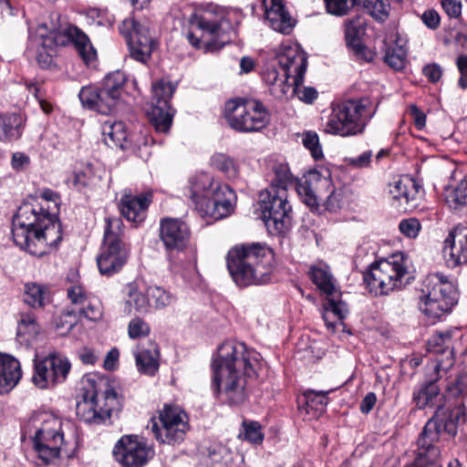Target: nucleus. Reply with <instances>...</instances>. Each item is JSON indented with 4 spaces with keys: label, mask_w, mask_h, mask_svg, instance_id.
<instances>
[{
    "label": "nucleus",
    "mask_w": 467,
    "mask_h": 467,
    "mask_svg": "<svg viewBox=\"0 0 467 467\" xmlns=\"http://www.w3.org/2000/svg\"><path fill=\"white\" fill-rule=\"evenodd\" d=\"M260 367L258 352L242 342H223L212 361L213 389L218 399L229 405L244 403L248 396V379L257 376Z\"/></svg>",
    "instance_id": "nucleus-1"
},
{
    "label": "nucleus",
    "mask_w": 467,
    "mask_h": 467,
    "mask_svg": "<svg viewBox=\"0 0 467 467\" xmlns=\"http://www.w3.org/2000/svg\"><path fill=\"white\" fill-rule=\"evenodd\" d=\"M306 67L307 58L300 47L285 45L265 67L262 78L270 93L278 99L296 95L300 100L312 103L317 92L314 88L303 86Z\"/></svg>",
    "instance_id": "nucleus-2"
},
{
    "label": "nucleus",
    "mask_w": 467,
    "mask_h": 467,
    "mask_svg": "<svg viewBox=\"0 0 467 467\" xmlns=\"http://www.w3.org/2000/svg\"><path fill=\"white\" fill-rule=\"evenodd\" d=\"M12 235L20 249L36 256L46 254L48 247L57 246L62 239L56 216L31 204L21 206L14 216Z\"/></svg>",
    "instance_id": "nucleus-3"
},
{
    "label": "nucleus",
    "mask_w": 467,
    "mask_h": 467,
    "mask_svg": "<svg viewBox=\"0 0 467 467\" xmlns=\"http://www.w3.org/2000/svg\"><path fill=\"white\" fill-rule=\"evenodd\" d=\"M33 444L36 452L46 464L63 456L69 457L77 446L74 424L50 411H38L32 415Z\"/></svg>",
    "instance_id": "nucleus-4"
},
{
    "label": "nucleus",
    "mask_w": 467,
    "mask_h": 467,
    "mask_svg": "<svg viewBox=\"0 0 467 467\" xmlns=\"http://www.w3.org/2000/svg\"><path fill=\"white\" fill-rule=\"evenodd\" d=\"M273 251L265 244L235 245L226 255L230 275L236 285L246 287L270 282L273 272Z\"/></svg>",
    "instance_id": "nucleus-5"
},
{
    "label": "nucleus",
    "mask_w": 467,
    "mask_h": 467,
    "mask_svg": "<svg viewBox=\"0 0 467 467\" xmlns=\"http://www.w3.org/2000/svg\"><path fill=\"white\" fill-rule=\"evenodd\" d=\"M72 44L86 64L96 60L97 53L88 36L75 26H67L61 30H49L45 24L39 25L34 34H30L26 53L45 68L51 65L55 47Z\"/></svg>",
    "instance_id": "nucleus-6"
},
{
    "label": "nucleus",
    "mask_w": 467,
    "mask_h": 467,
    "mask_svg": "<svg viewBox=\"0 0 467 467\" xmlns=\"http://www.w3.org/2000/svg\"><path fill=\"white\" fill-rule=\"evenodd\" d=\"M184 195L191 199L203 216L222 219L234 211V192L226 184L213 179L209 173H199L189 180Z\"/></svg>",
    "instance_id": "nucleus-7"
},
{
    "label": "nucleus",
    "mask_w": 467,
    "mask_h": 467,
    "mask_svg": "<svg viewBox=\"0 0 467 467\" xmlns=\"http://www.w3.org/2000/svg\"><path fill=\"white\" fill-rule=\"evenodd\" d=\"M231 15L230 10L213 4L196 9L189 18V43L204 51L222 47L226 42L224 36L233 28Z\"/></svg>",
    "instance_id": "nucleus-8"
},
{
    "label": "nucleus",
    "mask_w": 467,
    "mask_h": 467,
    "mask_svg": "<svg viewBox=\"0 0 467 467\" xmlns=\"http://www.w3.org/2000/svg\"><path fill=\"white\" fill-rule=\"evenodd\" d=\"M81 390L76 408L80 420L99 424L120 410V400L106 380L88 376L83 379Z\"/></svg>",
    "instance_id": "nucleus-9"
},
{
    "label": "nucleus",
    "mask_w": 467,
    "mask_h": 467,
    "mask_svg": "<svg viewBox=\"0 0 467 467\" xmlns=\"http://www.w3.org/2000/svg\"><path fill=\"white\" fill-rule=\"evenodd\" d=\"M410 257L404 253L393 254L388 259L373 263L364 274V282L374 296L389 295L408 283L404 279L410 275Z\"/></svg>",
    "instance_id": "nucleus-10"
},
{
    "label": "nucleus",
    "mask_w": 467,
    "mask_h": 467,
    "mask_svg": "<svg viewBox=\"0 0 467 467\" xmlns=\"http://www.w3.org/2000/svg\"><path fill=\"white\" fill-rule=\"evenodd\" d=\"M374 114L375 109L368 98L345 100L333 109L325 131L341 137L361 134Z\"/></svg>",
    "instance_id": "nucleus-11"
},
{
    "label": "nucleus",
    "mask_w": 467,
    "mask_h": 467,
    "mask_svg": "<svg viewBox=\"0 0 467 467\" xmlns=\"http://www.w3.org/2000/svg\"><path fill=\"white\" fill-rule=\"evenodd\" d=\"M273 177L268 188L275 190L283 189L288 192V189L296 186V190L302 201L312 210H318L319 201L323 197V191L331 183L327 177H323L318 171H309L295 183V178L286 163L275 162L272 167Z\"/></svg>",
    "instance_id": "nucleus-12"
},
{
    "label": "nucleus",
    "mask_w": 467,
    "mask_h": 467,
    "mask_svg": "<svg viewBox=\"0 0 467 467\" xmlns=\"http://www.w3.org/2000/svg\"><path fill=\"white\" fill-rule=\"evenodd\" d=\"M121 224L119 218L106 219L104 242L97 257L99 270L103 275H115L128 261L129 250L120 240Z\"/></svg>",
    "instance_id": "nucleus-13"
},
{
    "label": "nucleus",
    "mask_w": 467,
    "mask_h": 467,
    "mask_svg": "<svg viewBox=\"0 0 467 467\" xmlns=\"http://www.w3.org/2000/svg\"><path fill=\"white\" fill-rule=\"evenodd\" d=\"M258 203L262 219L271 234H283L288 230L292 221L288 192L283 189L266 188L260 192Z\"/></svg>",
    "instance_id": "nucleus-14"
},
{
    "label": "nucleus",
    "mask_w": 467,
    "mask_h": 467,
    "mask_svg": "<svg viewBox=\"0 0 467 467\" xmlns=\"http://www.w3.org/2000/svg\"><path fill=\"white\" fill-rule=\"evenodd\" d=\"M148 428L161 443L174 444L184 440L189 429L186 412L177 405L165 404L158 418L150 420Z\"/></svg>",
    "instance_id": "nucleus-15"
},
{
    "label": "nucleus",
    "mask_w": 467,
    "mask_h": 467,
    "mask_svg": "<svg viewBox=\"0 0 467 467\" xmlns=\"http://www.w3.org/2000/svg\"><path fill=\"white\" fill-rule=\"evenodd\" d=\"M225 118L231 128L242 132H254L268 123V113L256 100H232L226 104Z\"/></svg>",
    "instance_id": "nucleus-16"
},
{
    "label": "nucleus",
    "mask_w": 467,
    "mask_h": 467,
    "mask_svg": "<svg viewBox=\"0 0 467 467\" xmlns=\"http://www.w3.org/2000/svg\"><path fill=\"white\" fill-rule=\"evenodd\" d=\"M119 32L127 40L131 57L146 63L157 46L156 36L150 22L127 18L121 23Z\"/></svg>",
    "instance_id": "nucleus-17"
},
{
    "label": "nucleus",
    "mask_w": 467,
    "mask_h": 467,
    "mask_svg": "<svg viewBox=\"0 0 467 467\" xmlns=\"http://www.w3.org/2000/svg\"><path fill=\"white\" fill-rule=\"evenodd\" d=\"M175 89L176 85L163 79L152 85V107L148 116L157 132L167 133L171 129L173 110L169 101Z\"/></svg>",
    "instance_id": "nucleus-18"
},
{
    "label": "nucleus",
    "mask_w": 467,
    "mask_h": 467,
    "mask_svg": "<svg viewBox=\"0 0 467 467\" xmlns=\"http://www.w3.org/2000/svg\"><path fill=\"white\" fill-rule=\"evenodd\" d=\"M34 362L32 381L39 389H48L64 382L71 368L67 358L58 353H51Z\"/></svg>",
    "instance_id": "nucleus-19"
},
{
    "label": "nucleus",
    "mask_w": 467,
    "mask_h": 467,
    "mask_svg": "<svg viewBox=\"0 0 467 467\" xmlns=\"http://www.w3.org/2000/svg\"><path fill=\"white\" fill-rule=\"evenodd\" d=\"M440 173L444 180L455 181V184H446L443 187V201L451 209L467 208V176L462 177V172L456 163L446 156H440Z\"/></svg>",
    "instance_id": "nucleus-20"
},
{
    "label": "nucleus",
    "mask_w": 467,
    "mask_h": 467,
    "mask_svg": "<svg viewBox=\"0 0 467 467\" xmlns=\"http://www.w3.org/2000/svg\"><path fill=\"white\" fill-rule=\"evenodd\" d=\"M117 462L124 467H143L152 457L153 451L138 436H122L113 449Z\"/></svg>",
    "instance_id": "nucleus-21"
},
{
    "label": "nucleus",
    "mask_w": 467,
    "mask_h": 467,
    "mask_svg": "<svg viewBox=\"0 0 467 467\" xmlns=\"http://www.w3.org/2000/svg\"><path fill=\"white\" fill-rule=\"evenodd\" d=\"M389 193L393 206H396L401 212H412L420 205L424 190L411 177L403 176L389 184Z\"/></svg>",
    "instance_id": "nucleus-22"
},
{
    "label": "nucleus",
    "mask_w": 467,
    "mask_h": 467,
    "mask_svg": "<svg viewBox=\"0 0 467 467\" xmlns=\"http://www.w3.org/2000/svg\"><path fill=\"white\" fill-rule=\"evenodd\" d=\"M438 408L427 421L419 440V454L415 460L416 467H438Z\"/></svg>",
    "instance_id": "nucleus-23"
},
{
    "label": "nucleus",
    "mask_w": 467,
    "mask_h": 467,
    "mask_svg": "<svg viewBox=\"0 0 467 467\" xmlns=\"http://www.w3.org/2000/svg\"><path fill=\"white\" fill-rule=\"evenodd\" d=\"M442 254L449 268L467 264V225L458 224L449 233L443 242Z\"/></svg>",
    "instance_id": "nucleus-24"
},
{
    "label": "nucleus",
    "mask_w": 467,
    "mask_h": 467,
    "mask_svg": "<svg viewBox=\"0 0 467 467\" xmlns=\"http://www.w3.org/2000/svg\"><path fill=\"white\" fill-rule=\"evenodd\" d=\"M191 231L180 219L163 218L160 223V237L169 251L183 250L190 240Z\"/></svg>",
    "instance_id": "nucleus-25"
},
{
    "label": "nucleus",
    "mask_w": 467,
    "mask_h": 467,
    "mask_svg": "<svg viewBox=\"0 0 467 467\" xmlns=\"http://www.w3.org/2000/svg\"><path fill=\"white\" fill-rule=\"evenodd\" d=\"M152 201V192L140 195L124 192L119 201L121 214L130 222L140 223L145 219L146 211Z\"/></svg>",
    "instance_id": "nucleus-26"
},
{
    "label": "nucleus",
    "mask_w": 467,
    "mask_h": 467,
    "mask_svg": "<svg viewBox=\"0 0 467 467\" xmlns=\"http://www.w3.org/2000/svg\"><path fill=\"white\" fill-rule=\"evenodd\" d=\"M265 19L270 26L282 34H289L295 26V21L285 10L283 0H262Z\"/></svg>",
    "instance_id": "nucleus-27"
},
{
    "label": "nucleus",
    "mask_w": 467,
    "mask_h": 467,
    "mask_svg": "<svg viewBox=\"0 0 467 467\" xmlns=\"http://www.w3.org/2000/svg\"><path fill=\"white\" fill-rule=\"evenodd\" d=\"M22 377L20 362L13 356L0 353V393H8Z\"/></svg>",
    "instance_id": "nucleus-28"
},
{
    "label": "nucleus",
    "mask_w": 467,
    "mask_h": 467,
    "mask_svg": "<svg viewBox=\"0 0 467 467\" xmlns=\"http://www.w3.org/2000/svg\"><path fill=\"white\" fill-rule=\"evenodd\" d=\"M348 313L347 304L340 299L336 292L327 296L323 304L322 317L328 330L334 332L338 324H342Z\"/></svg>",
    "instance_id": "nucleus-29"
},
{
    "label": "nucleus",
    "mask_w": 467,
    "mask_h": 467,
    "mask_svg": "<svg viewBox=\"0 0 467 467\" xmlns=\"http://www.w3.org/2000/svg\"><path fill=\"white\" fill-rule=\"evenodd\" d=\"M26 118L19 113H0V141L17 140L23 133Z\"/></svg>",
    "instance_id": "nucleus-30"
},
{
    "label": "nucleus",
    "mask_w": 467,
    "mask_h": 467,
    "mask_svg": "<svg viewBox=\"0 0 467 467\" xmlns=\"http://www.w3.org/2000/svg\"><path fill=\"white\" fill-rule=\"evenodd\" d=\"M437 275H429L423 283L419 308L427 317L436 318L438 312Z\"/></svg>",
    "instance_id": "nucleus-31"
},
{
    "label": "nucleus",
    "mask_w": 467,
    "mask_h": 467,
    "mask_svg": "<svg viewBox=\"0 0 467 467\" xmlns=\"http://www.w3.org/2000/svg\"><path fill=\"white\" fill-rule=\"evenodd\" d=\"M78 98L82 105L90 109L96 110L101 114H110L114 111L110 103L102 96V89L87 86L83 87L78 93Z\"/></svg>",
    "instance_id": "nucleus-32"
},
{
    "label": "nucleus",
    "mask_w": 467,
    "mask_h": 467,
    "mask_svg": "<svg viewBox=\"0 0 467 467\" xmlns=\"http://www.w3.org/2000/svg\"><path fill=\"white\" fill-rule=\"evenodd\" d=\"M125 81L126 76L119 70L109 73L103 80L102 96L108 99L114 110L120 102Z\"/></svg>",
    "instance_id": "nucleus-33"
},
{
    "label": "nucleus",
    "mask_w": 467,
    "mask_h": 467,
    "mask_svg": "<svg viewBox=\"0 0 467 467\" xmlns=\"http://www.w3.org/2000/svg\"><path fill=\"white\" fill-rule=\"evenodd\" d=\"M331 391L332 389L327 391L306 390L304 393L305 405L300 408L301 411H304L309 420L317 419L324 413L328 402L327 395Z\"/></svg>",
    "instance_id": "nucleus-34"
},
{
    "label": "nucleus",
    "mask_w": 467,
    "mask_h": 467,
    "mask_svg": "<svg viewBox=\"0 0 467 467\" xmlns=\"http://www.w3.org/2000/svg\"><path fill=\"white\" fill-rule=\"evenodd\" d=\"M307 274L312 282L327 296H330L336 292V286L329 266L325 263L320 262L312 265Z\"/></svg>",
    "instance_id": "nucleus-35"
},
{
    "label": "nucleus",
    "mask_w": 467,
    "mask_h": 467,
    "mask_svg": "<svg viewBox=\"0 0 467 467\" xmlns=\"http://www.w3.org/2000/svg\"><path fill=\"white\" fill-rule=\"evenodd\" d=\"M102 135L109 147L124 149L128 139V132L122 121L107 120L102 125Z\"/></svg>",
    "instance_id": "nucleus-36"
},
{
    "label": "nucleus",
    "mask_w": 467,
    "mask_h": 467,
    "mask_svg": "<svg viewBox=\"0 0 467 467\" xmlns=\"http://www.w3.org/2000/svg\"><path fill=\"white\" fill-rule=\"evenodd\" d=\"M127 296L125 311L128 314H131L133 310L139 314H146L150 311L151 303L148 296V290L143 294L136 285L130 284L127 286Z\"/></svg>",
    "instance_id": "nucleus-37"
},
{
    "label": "nucleus",
    "mask_w": 467,
    "mask_h": 467,
    "mask_svg": "<svg viewBox=\"0 0 467 467\" xmlns=\"http://www.w3.org/2000/svg\"><path fill=\"white\" fill-rule=\"evenodd\" d=\"M466 421V411L463 406L458 405L442 413L441 425L443 432L450 437L457 434L458 428Z\"/></svg>",
    "instance_id": "nucleus-38"
},
{
    "label": "nucleus",
    "mask_w": 467,
    "mask_h": 467,
    "mask_svg": "<svg viewBox=\"0 0 467 467\" xmlns=\"http://www.w3.org/2000/svg\"><path fill=\"white\" fill-rule=\"evenodd\" d=\"M24 301L31 307H43L50 301L47 287L36 283L26 284L24 291Z\"/></svg>",
    "instance_id": "nucleus-39"
},
{
    "label": "nucleus",
    "mask_w": 467,
    "mask_h": 467,
    "mask_svg": "<svg viewBox=\"0 0 467 467\" xmlns=\"http://www.w3.org/2000/svg\"><path fill=\"white\" fill-rule=\"evenodd\" d=\"M133 354L139 371L148 375H153L158 370V351L155 348L151 349H140L137 347Z\"/></svg>",
    "instance_id": "nucleus-40"
},
{
    "label": "nucleus",
    "mask_w": 467,
    "mask_h": 467,
    "mask_svg": "<svg viewBox=\"0 0 467 467\" xmlns=\"http://www.w3.org/2000/svg\"><path fill=\"white\" fill-rule=\"evenodd\" d=\"M458 300L459 292L456 285L444 276H440V311L451 313Z\"/></svg>",
    "instance_id": "nucleus-41"
},
{
    "label": "nucleus",
    "mask_w": 467,
    "mask_h": 467,
    "mask_svg": "<svg viewBox=\"0 0 467 467\" xmlns=\"http://www.w3.org/2000/svg\"><path fill=\"white\" fill-rule=\"evenodd\" d=\"M364 32V21L360 17L358 16L346 23L345 36L347 44L357 53H360L363 49L361 36Z\"/></svg>",
    "instance_id": "nucleus-42"
},
{
    "label": "nucleus",
    "mask_w": 467,
    "mask_h": 467,
    "mask_svg": "<svg viewBox=\"0 0 467 467\" xmlns=\"http://www.w3.org/2000/svg\"><path fill=\"white\" fill-rule=\"evenodd\" d=\"M100 180V175H98L92 165L87 164L80 169L74 171L71 178L68 179L77 190L82 191L86 187L96 184Z\"/></svg>",
    "instance_id": "nucleus-43"
},
{
    "label": "nucleus",
    "mask_w": 467,
    "mask_h": 467,
    "mask_svg": "<svg viewBox=\"0 0 467 467\" xmlns=\"http://www.w3.org/2000/svg\"><path fill=\"white\" fill-rule=\"evenodd\" d=\"M414 401L419 409L432 408L438 400V382L431 380L414 394Z\"/></svg>",
    "instance_id": "nucleus-44"
},
{
    "label": "nucleus",
    "mask_w": 467,
    "mask_h": 467,
    "mask_svg": "<svg viewBox=\"0 0 467 467\" xmlns=\"http://www.w3.org/2000/svg\"><path fill=\"white\" fill-rule=\"evenodd\" d=\"M102 306L100 302L94 298L90 297L86 303L85 306L80 308H71V310L67 311V316L75 317H85L91 321L99 320L102 317Z\"/></svg>",
    "instance_id": "nucleus-45"
},
{
    "label": "nucleus",
    "mask_w": 467,
    "mask_h": 467,
    "mask_svg": "<svg viewBox=\"0 0 467 467\" xmlns=\"http://www.w3.org/2000/svg\"><path fill=\"white\" fill-rule=\"evenodd\" d=\"M213 166L222 171L228 179L239 177V168L234 160L223 153H215L211 159Z\"/></svg>",
    "instance_id": "nucleus-46"
},
{
    "label": "nucleus",
    "mask_w": 467,
    "mask_h": 467,
    "mask_svg": "<svg viewBox=\"0 0 467 467\" xmlns=\"http://www.w3.org/2000/svg\"><path fill=\"white\" fill-rule=\"evenodd\" d=\"M363 0H324L328 14L344 16L355 6L360 5Z\"/></svg>",
    "instance_id": "nucleus-47"
},
{
    "label": "nucleus",
    "mask_w": 467,
    "mask_h": 467,
    "mask_svg": "<svg viewBox=\"0 0 467 467\" xmlns=\"http://www.w3.org/2000/svg\"><path fill=\"white\" fill-rule=\"evenodd\" d=\"M361 5L377 20L384 21L389 16V4L387 0H363Z\"/></svg>",
    "instance_id": "nucleus-48"
},
{
    "label": "nucleus",
    "mask_w": 467,
    "mask_h": 467,
    "mask_svg": "<svg viewBox=\"0 0 467 467\" xmlns=\"http://www.w3.org/2000/svg\"><path fill=\"white\" fill-rule=\"evenodd\" d=\"M407 51L401 46L389 47L386 50L384 60L395 70L404 67Z\"/></svg>",
    "instance_id": "nucleus-49"
},
{
    "label": "nucleus",
    "mask_w": 467,
    "mask_h": 467,
    "mask_svg": "<svg viewBox=\"0 0 467 467\" xmlns=\"http://www.w3.org/2000/svg\"><path fill=\"white\" fill-rule=\"evenodd\" d=\"M148 296L150 299L151 306L155 308H163L173 300L172 296L160 286H150Z\"/></svg>",
    "instance_id": "nucleus-50"
},
{
    "label": "nucleus",
    "mask_w": 467,
    "mask_h": 467,
    "mask_svg": "<svg viewBox=\"0 0 467 467\" xmlns=\"http://www.w3.org/2000/svg\"><path fill=\"white\" fill-rule=\"evenodd\" d=\"M302 143L307 149L315 160L323 158L322 147L319 138L315 131H306L302 134Z\"/></svg>",
    "instance_id": "nucleus-51"
},
{
    "label": "nucleus",
    "mask_w": 467,
    "mask_h": 467,
    "mask_svg": "<svg viewBox=\"0 0 467 467\" xmlns=\"http://www.w3.org/2000/svg\"><path fill=\"white\" fill-rule=\"evenodd\" d=\"M67 296L72 308H80L91 297L88 295L85 288L79 285H72L67 287Z\"/></svg>",
    "instance_id": "nucleus-52"
},
{
    "label": "nucleus",
    "mask_w": 467,
    "mask_h": 467,
    "mask_svg": "<svg viewBox=\"0 0 467 467\" xmlns=\"http://www.w3.org/2000/svg\"><path fill=\"white\" fill-rule=\"evenodd\" d=\"M150 332V326L140 317H134L129 323L128 334L132 339L145 337Z\"/></svg>",
    "instance_id": "nucleus-53"
},
{
    "label": "nucleus",
    "mask_w": 467,
    "mask_h": 467,
    "mask_svg": "<svg viewBox=\"0 0 467 467\" xmlns=\"http://www.w3.org/2000/svg\"><path fill=\"white\" fill-rule=\"evenodd\" d=\"M37 333V325L35 316L30 313H22L18 321L17 334L23 335H35Z\"/></svg>",
    "instance_id": "nucleus-54"
},
{
    "label": "nucleus",
    "mask_w": 467,
    "mask_h": 467,
    "mask_svg": "<svg viewBox=\"0 0 467 467\" xmlns=\"http://www.w3.org/2000/svg\"><path fill=\"white\" fill-rule=\"evenodd\" d=\"M244 439L251 443L260 444L264 440V433L258 422L252 421L244 423Z\"/></svg>",
    "instance_id": "nucleus-55"
},
{
    "label": "nucleus",
    "mask_w": 467,
    "mask_h": 467,
    "mask_svg": "<svg viewBox=\"0 0 467 467\" xmlns=\"http://www.w3.org/2000/svg\"><path fill=\"white\" fill-rule=\"evenodd\" d=\"M344 204V192L342 190H333L325 201L326 210L337 213Z\"/></svg>",
    "instance_id": "nucleus-56"
},
{
    "label": "nucleus",
    "mask_w": 467,
    "mask_h": 467,
    "mask_svg": "<svg viewBox=\"0 0 467 467\" xmlns=\"http://www.w3.org/2000/svg\"><path fill=\"white\" fill-rule=\"evenodd\" d=\"M400 231L409 238H415L420 230V223L416 218L401 220L399 224Z\"/></svg>",
    "instance_id": "nucleus-57"
},
{
    "label": "nucleus",
    "mask_w": 467,
    "mask_h": 467,
    "mask_svg": "<svg viewBox=\"0 0 467 467\" xmlns=\"http://www.w3.org/2000/svg\"><path fill=\"white\" fill-rule=\"evenodd\" d=\"M441 7L450 18H458L462 14L461 0H441Z\"/></svg>",
    "instance_id": "nucleus-58"
},
{
    "label": "nucleus",
    "mask_w": 467,
    "mask_h": 467,
    "mask_svg": "<svg viewBox=\"0 0 467 467\" xmlns=\"http://www.w3.org/2000/svg\"><path fill=\"white\" fill-rule=\"evenodd\" d=\"M371 158H372V151L366 150L363 153H361L359 156L346 159V161L348 165H350L354 168L361 169V168H367L369 166Z\"/></svg>",
    "instance_id": "nucleus-59"
},
{
    "label": "nucleus",
    "mask_w": 467,
    "mask_h": 467,
    "mask_svg": "<svg viewBox=\"0 0 467 467\" xmlns=\"http://www.w3.org/2000/svg\"><path fill=\"white\" fill-rule=\"evenodd\" d=\"M409 115L411 117L416 128L421 130L425 126L426 116L420 111L416 105H410L409 108Z\"/></svg>",
    "instance_id": "nucleus-60"
},
{
    "label": "nucleus",
    "mask_w": 467,
    "mask_h": 467,
    "mask_svg": "<svg viewBox=\"0 0 467 467\" xmlns=\"http://www.w3.org/2000/svg\"><path fill=\"white\" fill-rule=\"evenodd\" d=\"M28 90L31 94H33L36 99L38 100L39 106L41 107L42 110L45 113H50L52 111V105L43 99L41 92H40V87L37 85H32L28 87Z\"/></svg>",
    "instance_id": "nucleus-61"
},
{
    "label": "nucleus",
    "mask_w": 467,
    "mask_h": 467,
    "mask_svg": "<svg viewBox=\"0 0 467 467\" xmlns=\"http://www.w3.org/2000/svg\"><path fill=\"white\" fill-rule=\"evenodd\" d=\"M78 358L84 364L94 365L99 359V355L94 349L85 347L78 351Z\"/></svg>",
    "instance_id": "nucleus-62"
},
{
    "label": "nucleus",
    "mask_w": 467,
    "mask_h": 467,
    "mask_svg": "<svg viewBox=\"0 0 467 467\" xmlns=\"http://www.w3.org/2000/svg\"><path fill=\"white\" fill-rule=\"evenodd\" d=\"M119 352L117 348L110 349L105 357L103 367L107 370H113L118 365Z\"/></svg>",
    "instance_id": "nucleus-63"
},
{
    "label": "nucleus",
    "mask_w": 467,
    "mask_h": 467,
    "mask_svg": "<svg viewBox=\"0 0 467 467\" xmlns=\"http://www.w3.org/2000/svg\"><path fill=\"white\" fill-rule=\"evenodd\" d=\"M29 163V157L23 152H16L12 156L11 164L15 170H21Z\"/></svg>",
    "instance_id": "nucleus-64"
}]
</instances>
